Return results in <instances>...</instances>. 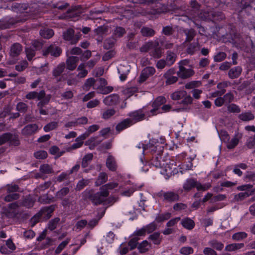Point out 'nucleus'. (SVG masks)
<instances>
[{
	"label": "nucleus",
	"instance_id": "obj_33",
	"mask_svg": "<svg viewBox=\"0 0 255 255\" xmlns=\"http://www.w3.org/2000/svg\"><path fill=\"white\" fill-rule=\"evenodd\" d=\"M247 167L248 166L245 163H241L238 164H236L234 165L233 172L235 174H237L239 176H241L242 175L243 172L240 170V168L243 170H245L247 168Z\"/></svg>",
	"mask_w": 255,
	"mask_h": 255
},
{
	"label": "nucleus",
	"instance_id": "obj_30",
	"mask_svg": "<svg viewBox=\"0 0 255 255\" xmlns=\"http://www.w3.org/2000/svg\"><path fill=\"white\" fill-rule=\"evenodd\" d=\"M39 171L40 173L43 174H51L54 173L52 166L48 164H43L41 165L39 167Z\"/></svg>",
	"mask_w": 255,
	"mask_h": 255
},
{
	"label": "nucleus",
	"instance_id": "obj_4",
	"mask_svg": "<svg viewBox=\"0 0 255 255\" xmlns=\"http://www.w3.org/2000/svg\"><path fill=\"white\" fill-rule=\"evenodd\" d=\"M62 49L55 44H52L43 50L42 55L44 56H47L50 54L51 56L54 57H59L62 53Z\"/></svg>",
	"mask_w": 255,
	"mask_h": 255
},
{
	"label": "nucleus",
	"instance_id": "obj_28",
	"mask_svg": "<svg viewBox=\"0 0 255 255\" xmlns=\"http://www.w3.org/2000/svg\"><path fill=\"white\" fill-rule=\"evenodd\" d=\"M240 138L241 136L238 134H235L230 141L229 140L228 142H226L227 148L228 149L234 148L238 144Z\"/></svg>",
	"mask_w": 255,
	"mask_h": 255
},
{
	"label": "nucleus",
	"instance_id": "obj_39",
	"mask_svg": "<svg viewBox=\"0 0 255 255\" xmlns=\"http://www.w3.org/2000/svg\"><path fill=\"white\" fill-rule=\"evenodd\" d=\"M148 239L151 240L155 245H159L162 240L160 233L158 232H155L150 235L148 237Z\"/></svg>",
	"mask_w": 255,
	"mask_h": 255
},
{
	"label": "nucleus",
	"instance_id": "obj_35",
	"mask_svg": "<svg viewBox=\"0 0 255 255\" xmlns=\"http://www.w3.org/2000/svg\"><path fill=\"white\" fill-rule=\"evenodd\" d=\"M186 94L187 92L185 91H177L171 94L170 97L173 100L177 101L183 99Z\"/></svg>",
	"mask_w": 255,
	"mask_h": 255
},
{
	"label": "nucleus",
	"instance_id": "obj_18",
	"mask_svg": "<svg viewBox=\"0 0 255 255\" xmlns=\"http://www.w3.org/2000/svg\"><path fill=\"white\" fill-rule=\"evenodd\" d=\"M200 49V44L197 40L196 42L190 43L186 50V53L190 55H193L196 52L198 51Z\"/></svg>",
	"mask_w": 255,
	"mask_h": 255
},
{
	"label": "nucleus",
	"instance_id": "obj_24",
	"mask_svg": "<svg viewBox=\"0 0 255 255\" xmlns=\"http://www.w3.org/2000/svg\"><path fill=\"white\" fill-rule=\"evenodd\" d=\"M208 245L214 250L215 249L217 251H221L224 248V244L219 241L213 239L209 241Z\"/></svg>",
	"mask_w": 255,
	"mask_h": 255
},
{
	"label": "nucleus",
	"instance_id": "obj_61",
	"mask_svg": "<svg viewBox=\"0 0 255 255\" xmlns=\"http://www.w3.org/2000/svg\"><path fill=\"white\" fill-rule=\"evenodd\" d=\"M10 144L18 146L20 144V141L18 138V136L17 135L12 134H11V136L9 138V140L8 141Z\"/></svg>",
	"mask_w": 255,
	"mask_h": 255
},
{
	"label": "nucleus",
	"instance_id": "obj_9",
	"mask_svg": "<svg viewBox=\"0 0 255 255\" xmlns=\"http://www.w3.org/2000/svg\"><path fill=\"white\" fill-rule=\"evenodd\" d=\"M128 116L130 117L132 120V124L133 123H136L143 120L145 119V115L141 110H136L130 113Z\"/></svg>",
	"mask_w": 255,
	"mask_h": 255
},
{
	"label": "nucleus",
	"instance_id": "obj_45",
	"mask_svg": "<svg viewBox=\"0 0 255 255\" xmlns=\"http://www.w3.org/2000/svg\"><path fill=\"white\" fill-rule=\"evenodd\" d=\"M225 103L226 105L229 104L231 103L233 101H234L235 99V96L233 93L231 92H229L227 93H226L224 96L223 97Z\"/></svg>",
	"mask_w": 255,
	"mask_h": 255
},
{
	"label": "nucleus",
	"instance_id": "obj_22",
	"mask_svg": "<svg viewBox=\"0 0 255 255\" xmlns=\"http://www.w3.org/2000/svg\"><path fill=\"white\" fill-rule=\"evenodd\" d=\"M66 67L65 63L61 62L57 65L52 70V76L57 78L64 72Z\"/></svg>",
	"mask_w": 255,
	"mask_h": 255
},
{
	"label": "nucleus",
	"instance_id": "obj_2",
	"mask_svg": "<svg viewBox=\"0 0 255 255\" xmlns=\"http://www.w3.org/2000/svg\"><path fill=\"white\" fill-rule=\"evenodd\" d=\"M109 195V192L100 190L99 192L94 193L92 190H85L82 193V198L84 201L90 200L96 206L103 204Z\"/></svg>",
	"mask_w": 255,
	"mask_h": 255
},
{
	"label": "nucleus",
	"instance_id": "obj_27",
	"mask_svg": "<svg viewBox=\"0 0 255 255\" xmlns=\"http://www.w3.org/2000/svg\"><path fill=\"white\" fill-rule=\"evenodd\" d=\"M182 225L186 229L191 230L195 227V222L189 218H185L182 220Z\"/></svg>",
	"mask_w": 255,
	"mask_h": 255
},
{
	"label": "nucleus",
	"instance_id": "obj_8",
	"mask_svg": "<svg viewBox=\"0 0 255 255\" xmlns=\"http://www.w3.org/2000/svg\"><path fill=\"white\" fill-rule=\"evenodd\" d=\"M161 196L163 197V201L166 202H174L179 200L180 196L177 192L173 191L164 192L160 193Z\"/></svg>",
	"mask_w": 255,
	"mask_h": 255
},
{
	"label": "nucleus",
	"instance_id": "obj_21",
	"mask_svg": "<svg viewBox=\"0 0 255 255\" xmlns=\"http://www.w3.org/2000/svg\"><path fill=\"white\" fill-rule=\"evenodd\" d=\"M132 120L130 119H126L119 123L116 127V129L119 132L127 128L132 125Z\"/></svg>",
	"mask_w": 255,
	"mask_h": 255
},
{
	"label": "nucleus",
	"instance_id": "obj_32",
	"mask_svg": "<svg viewBox=\"0 0 255 255\" xmlns=\"http://www.w3.org/2000/svg\"><path fill=\"white\" fill-rule=\"evenodd\" d=\"M251 195H252V192H249V190L245 192H240L235 195L234 200L237 202L241 201Z\"/></svg>",
	"mask_w": 255,
	"mask_h": 255
},
{
	"label": "nucleus",
	"instance_id": "obj_7",
	"mask_svg": "<svg viewBox=\"0 0 255 255\" xmlns=\"http://www.w3.org/2000/svg\"><path fill=\"white\" fill-rule=\"evenodd\" d=\"M185 61H181L179 63V70L177 72L178 76L182 79H187L194 75V72L191 69H186L182 64Z\"/></svg>",
	"mask_w": 255,
	"mask_h": 255
},
{
	"label": "nucleus",
	"instance_id": "obj_64",
	"mask_svg": "<svg viewBox=\"0 0 255 255\" xmlns=\"http://www.w3.org/2000/svg\"><path fill=\"white\" fill-rule=\"evenodd\" d=\"M203 252L205 255H218L217 252L211 247L204 248Z\"/></svg>",
	"mask_w": 255,
	"mask_h": 255
},
{
	"label": "nucleus",
	"instance_id": "obj_1",
	"mask_svg": "<svg viewBox=\"0 0 255 255\" xmlns=\"http://www.w3.org/2000/svg\"><path fill=\"white\" fill-rule=\"evenodd\" d=\"M6 195L3 197L6 202H11L3 208V214L5 217L10 219H14L20 216L23 211L21 210L20 201L18 200L20 195L17 193L20 191V188L15 184H8L4 187Z\"/></svg>",
	"mask_w": 255,
	"mask_h": 255
},
{
	"label": "nucleus",
	"instance_id": "obj_48",
	"mask_svg": "<svg viewBox=\"0 0 255 255\" xmlns=\"http://www.w3.org/2000/svg\"><path fill=\"white\" fill-rule=\"evenodd\" d=\"M16 109L20 113H25L28 110V106L25 103L19 102L16 105Z\"/></svg>",
	"mask_w": 255,
	"mask_h": 255
},
{
	"label": "nucleus",
	"instance_id": "obj_38",
	"mask_svg": "<svg viewBox=\"0 0 255 255\" xmlns=\"http://www.w3.org/2000/svg\"><path fill=\"white\" fill-rule=\"evenodd\" d=\"M239 119L243 121H249L255 119L254 114L251 112L242 113L239 116Z\"/></svg>",
	"mask_w": 255,
	"mask_h": 255
},
{
	"label": "nucleus",
	"instance_id": "obj_20",
	"mask_svg": "<svg viewBox=\"0 0 255 255\" xmlns=\"http://www.w3.org/2000/svg\"><path fill=\"white\" fill-rule=\"evenodd\" d=\"M183 32L186 36L185 43L191 42L196 35V31L193 28L184 29Z\"/></svg>",
	"mask_w": 255,
	"mask_h": 255
},
{
	"label": "nucleus",
	"instance_id": "obj_58",
	"mask_svg": "<svg viewBox=\"0 0 255 255\" xmlns=\"http://www.w3.org/2000/svg\"><path fill=\"white\" fill-rule=\"evenodd\" d=\"M60 219L59 218H55L50 220L48 223V229L51 231H53L55 229Z\"/></svg>",
	"mask_w": 255,
	"mask_h": 255
},
{
	"label": "nucleus",
	"instance_id": "obj_42",
	"mask_svg": "<svg viewBox=\"0 0 255 255\" xmlns=\"http://www.w3.org/2000/svg\"><path fill=\"white\" fill-rule=\"evenodd\" d=\"M93 158V155L92 153H89L85 155L82 161V167L83 168L87 167L89 162L92 160Z\"/></svg>",
	"mask_w": 255,
	"mask_h": 255
},
{
	"label": "nucleus",
	"instance_id": "obj_41",
	"mask_svg": "<svg viewBox=\"0 0 255 255\" xmlns=\"http://www.w3.org/2000/svg\"><path fill=\"white\" fill-rule=\"evenodd\" d=\"M248 234L244 232H239L236 233L232 235V239L236 241H240L246 239Z\"/></svg>",
	"mask_w": 255,
	"mask_h": 255
},
{
	"label": "nucleus",
	"instance_id": "obj_5",
	"mask_svg": "<svg viewBox=\"0 0 255 255\" xmlns=\"http://www.w3.org/2000/svg\"><path fill=\"white\" fill-rule=\"evenodd\" d=\"M177 73L174 68L168 69L163 75V78L165 79L166 85H170L175 83L178 80L177 76H174Z\"/></svg>",
	"mask_w": 255,
	"mask_h": 255
},
{
	"label": "nucleus",
	"instance_id": "obj_51",
	"mask_svg": "<svg viewBox=\"0 0 255 255\" xmlns=\"http://www.w3.org/2000/svg\"><path fill=\"white\" fill-rule=\"evenodd\" d=\"M139 239V238L138 237H134L129 241L128 245L130 247V250H133L136 247L137 248L138 241Z\"/></svg>",
	"mask_w": 255,
	"mask_h": 255
},
{
	"label": "nucleus",
	"instance_id": "obj_56",
	"mask_svg": "<svg viewBox=\"0 0 255 255\" xmlns=\"http://www.w3.org/2000/svg\"><path fill=\"white\" fill-rule=\"evenodd\" d=\"M219 136L222 141L226 143L230 140V136L227 131L226 130H221L219 132Z\"/></svg>",
	"mask_w": 255,
	"mask_h": 255
},
{
	"label": "nucleus",
	"instance_id": "obj_47",
	"mask_svg": "<svg viewBox=\"0 0 255 255\" xmlns=\"http://www.w3.org/2000/svg\"><path fill=\"white\" fill-rule=\"evenodd\" d=\"M90 181L88 179H82L78 182L75 188L76 190L80 191L83 189L85 186L88 185Z\"/></svg>",
	"mask_w": 255,
	"mask_h": 255
},
{
	"label": "nucleus",
	"instance_id": "obj_25",
	"mask_svg": "<svg viewBox=\"0 0 255 255\" xmlns=\"http://www.w3.org/2000/svg\"><path fill=\"white\" fill-rule=\"evenodd\" d=\"M244 243H233L226 246L225 250L227 252H235L244 248Z\"/></svg>",
	"mask_w": 255,
	"mask_h": 255
},
{
	"label": "nucleus",
	"instance_id": "obj_17",
	"mask_svg": "<svg viewBox=\"0 0 255 255\" xmlns=\"http://www.w3.org/2000/svg\"><path fill=\"white\" fill-rule=\"evenodd\" d=\"M242 72L241 66H236L230 69L228 72V76L230 79H234L238 78Z\"/></svg>",
	"mask_w": 255,
	"mask_h": 255
},
{
	"label": "nucleus",
	"instance_id": "obj_60",
	"mask_svg": "<svg viewBox=\"0 0 255 255\" xmlns=\"http://www.w3.org/2000/svg\"><path fill=\"white\" fill-rule=\"evenodd\" d=\"M194 250L192 247H182L180 250V253L184 255H189L193 253Z\"/></svg>",
	"mask_w": 255,
	"mask_h": 255
},
{
	"label": "nucleus",
	"instance_id": "obj_26",
	"mask_svg": "<svg viewBox=\"0 0 255 255\" xmlns=\"http://www.w3.org/2000/svg\"><path fill=\"white\" fill-rule=\"evenodd\" d=\"M107 167L109 170L115 171L117 169V164L114 157L112 155H109L106 161Z\"/></svg>",
	"mask_w": 255,
	"mask_h": 255
},
{
	"label": "nucleus",
	"instance_id": "obj_13",
	"mask_svg": "<svg viewBox=\"0 0 255 255\" xmlns=\"http://www.w3.org/2000/svg\"><path fill=\"white\" fill-rule=\"evenodd\" d=\"M166 102V99L164 97L160 96L157 97L152 103V106L153 109L151 110L150 112L152 115H156V111L159 110V108Z\"/></svg>",
	"mask_w": 255,
	"mask_h": 255
},
{
	"label": "nucleus",
	"instance_id": "obj_57",
	"mask_svg": "<svg viewBox=\"0 0 255 255\" xmlns=\"http://www.w3.org/2000/svg\"><path fill=\"white\" fill-rule=\"evenodd\" d=\"M11 136V133L9 132H6L2 134L0 136V145H1L7 141H8L9 138Z\"/></svg>",
	"mask_w": 255,
	"mask_h": 255
},
{
	"label": "nucleus",
	"instance_id": "obj_43",
	"mask_svg": "<svg viewBox=\"0 0 255 255\" xmlns=\"http://www.w3.org/2000/svg\"><path fill=\"white\" fill-rule=\"evenodd\" d=\"M118 186V184L117 183L111 182L102 186L101 187H100V190L109 192V190L113 189L117 187Z\"/></svg>",
	"mask_w": 255,
	"mask_h": 255
},
{
	"label": "nucleus",
	"instance_id": "obj_14",
	"mask_svg": "<svg viewBox=\"0 0 255 255\" xmlns=\"http://www.w3.org/2000/svg\"><path fill=\"white\" fill-rule=\"evenodd\" d=\"M119 97L117 94H112L106 97L103 100V103L107 106H114L119 103Z\"/></svg>",
	"mask_w": 255,
	"mask_h": 255
},
{
	"label": "nucleus",
	"instance_id": "obj_11",
	"mask_svg": "<svg viewBox=\"0 0 255 255\" xmlns=\"http://www.w3.org/2000/svg\"><path fill=\"white\" fill-rule=\"evenodd\" d=\"M37 129L38 126L36 124H29L21 130V133L25 136L30 135L34 133Z\"/></svg>",
	"mask_w": 255,
	"mask_h": 255
},
{
	"label": "nucleus",
	"instance_id": "obj_23",
	"mask_svg": "<svg viewBox=\"0 0 255 255\" xmlns=\"http://www.w3.org/2000/svg\"><path fill=\"white\" fill-rule=\"evenodd\" d=\"M74 34L75 31L73 29L70 28H68L63 32V38L65 40L69 41L72 44Z\"/></svg>",
	"mask_w": 255,
	"mask_h": 255
},
{
	"label": "nucleus",
	"instance_id": "obj_54",
	"mask_svg": "<svg viewBox=\"0 0 255 255\" xmlns=\"http://www.w3.org/2000/svg\"><path fill=\"white\" fill-rule=\"evenodd\" d=\"M115 40L113 38L107 39L104 43V48L106 49L112 48L115 44Z\"/></svg>",
	"mask_w": 255,
	"mask_h": 255
},
{
	"label": "nucleus",
	"instance_id": "obj_52",
	"mask_svg": "<svg viewBox=\"0 0 255 255\" xmlns=\"http://www.w3.org/2000/svg\"><path fill=\"white\" fill-rule=\"evenodd\" d=\"M107 208H105L103 211L101 215L98 219H93L90 221L88 223H87L88 226H89L91 228H93L95 227L98 223L99 220L104 216L105 213V211Z\"/></svg>",
	"mask_w": 255,
	"mask_h": 255
},
{
	"label": "nucleus",
	"instance_id": "obj_6",
	"mask_svg": "<svg viewBox=\"0 0 255 255\" xmlns=\"http://www.w3.org/2000/svg\"><path fill=\"white\" fill-rule=\"evenodd\" d=\"M183 187L185 191H190L194 187H196L198 190L205 191L206 190L204 187L193 178L188 179L184 184Z\"/></svg>",
	"mask_w": 255,
	"mask_h": 255
},
{
	"label": "nucleus",
	"instance_id": "obj_63",
	"mask_svg": "<svg viewBox=\"0 0 255 255\" xmlns=\"http://www.w3.org/2000/svg\"><path fill=\"white\" fill-rule=\"evenodd\" d=\"M153 48V43L152 42H149L144 45H143L142 47L140 48V51L141 52H146L149 50Z\"/></svg>",
	"mask_w": 255,
	"mask_h": 255
},
{
	"label": "nucleus",
	"instance_id": "obj_49",
	"mask_svg": "<svg viewBox=\"0 0 255 255\" xmlns=\"http://www.w3.org/2000/svg\"><path fill=\"white\" fill-rule=\"evenodd\" d=\"M70 189L68 187H63L56 193V196L59 199H63L69 192Z\"/></svg>",
	"mask_w": 255,
	"mask_h": 255
},
{
	"label": "nucleus",
	"instance_id": "obj_40",
	"mask_svg": "<svg viewBox=\"0 0 255 255\" xmlns=\"http://www.w3.org/2000/svg\"><path fill=\"white\" fill-rule=\"evenodd\" d=\"M116 113L114 109H108L103 112L102 118L104 120H108L115 115Z\"/></svg>",
	"mask_w": 255,
	"mask_h": 255
},
{
	"label": "nucleus",
	"instance_id": "obj_29",
	"mask_svg": "<svg viewBox=\"0 0 255 255\" xmlns=\"http://www.w3.org/2000/svg\"><path fill=\"white\" fill-rule=\"evenodd\" d=\"M150 247L151 244L144 240L138 245L137 249L140 253L143 254L147 252Z\"/></svg>",
	"mask_w": 255,
	"mask_h": 255
},
{
	"label": "nucleus",
	"instance_id": "obj_59",
	"mask_svg": "<svg viewBox=\"0 0 255 255\" xmlns=\"http://www.w3.org/2000/svg\"><path fill=\"white\" fill-rule=\"evenodd\" d=\"M34 157L38 159H44L47 157V153L44 150H39L35 152L34 154Z\"/></svg>",
	"mask_w": 255,
	"mask_h": 255
},
{
	"label": "nucleus",
	"instance_id": "obj_37",
	"mask_svg": "<svg viewBox=\"0 0 255 255\" xmlns=\"http://www.w3.org/2000/svg\"><path fill=\"white\" fill-rule=\"evenodd\" d=\"M140 32L142 35L145 37H151L155 33V31L153 29L147 27H142Z\"/></svg>",
	"mask_w": 255,
	"mask_h": 255
},
{
	"label": "nucleus",
	"instance_id": "obj_10",
	"mask_svg": "<svg viewBox=\"0 0 255 255\" xmlns=\"http://www.w3.org/2000/svg\"><path fill=\"white\" fill-rule=\"evenodd\" d=\"M155 72V69L153 67H147L141 72L139 78V82L145 81L149 76L153 75Z\"/></svg>",
	"mask_w": 255,
	"mask_h": 255
},
{
	"label": "nucleus",
	"instance_id": "obj_62",
	"mask_svg": "<svg viewBox=\"0 0 255 255\" xmlns=\"http://www.w3.org/2000/svg\"><path fill=\"white\" fill-rule=\"evenodd\" d=\"M114 33L116 37H120L126 33V30L122 27H117L114 30Z\"/></svg>",
	"mask_w": 255,
	"mask_h": 255
},
{
	"label": "nucleus",
	"instance_id": "obj_53",
	"mask_svg": "<svg viewBox=\"0 0 255 255\" xmlns=\"http://www.w3.org/2000/svg\"><path fill=\"white\" fill-rule=\"evenodd\" d=\"M151 56L154 58H159L162 56V50L160 47H156L150 52Z\"/></svg>",
	"mask_w": 255,
	"mask_h": 255
},
{
	"label": "nucleus",
	"instance_id": "obj_16",
	"mask_svg": "<svg viewBox=\"0 0 255 255\" xmlns=\"http://www.w3.org/2000/svg\"><path fill=\"white\" fill-rule=\"evenodd\" d=\"M22 50V45L18 43H15L11 46L10 49V55L11 57H15L18 56Z\"/></svg>",
	"mask_w": 255,
	"mask_h": 255
},
{
	"label": "nucleus",
	"instance_id": "obj_44",
	"mask_svg": "<svg viewBox=\"0 0 255 255\" xmlns=\"http://www.w3.org/2000/svg\"><path fill=\"white\" fill-rule=\"evenodd\" d=\"M58 122H52L45 125L43 128V129L45 132H48L56 129L58 127Z\"/></svg>",
	"mask_w": 255,
	"mask_h": 255
},
{
	"label": "nucleus",
	"instance_id": "obj_12",
	"mask_svg": "<svg viewBox=\"0 0 255 255\" xmlns=\"http://www.w3.org/2000/svg\"><path fill=\"white\" fill-rule=\"evenodd\" d=\"M45 96V92L44 90H41L39 92L32 91L28 93L25 95V98L28 100H34L37 99L40 100L44 98Z\"/></svg>",
	"mask_w": 255,
	"mask_h": 255
},
{
	"label": "nucleus",
	"instance_id": "obj_31",
	"mask_svg": "<svg viewBox=\"0 0 255 255\" xmlns=\"http://www.w3.org/2000/svg\"><path fill=\"white\" fill-rule=\"evenodd\" d=\"M177 57L176 54L170 51L167 52V55L166 58V62L167 63V66H170L175 62Z\"/></svg>",
	"mask_w": 255,
	"mask_h": 255
},
{
	"label": "nucleus",
	"instance_id": "obj_15",
	"mask_svg": "<svg viewBox=\"0 0 255 255\" xmlns=\"http://www.w3.org/2000/svg\"><path fill=\"white\" fill-rule=\"evenodd\" d=\"M79 60V57L76 56L69 57L66 61L67 69L70 71L74 70L76 68Z\"/></svg>",
	"mask_w": 255,
	"mask_h": 255
},
{
	"label": "nucleus",
	"instance_id": "obj_3",
	"mask_svg": "<svg viewBox=\"0 0 255 255\" xmlns=\"http://www.w3.org/2000/svg\"><path fill=\"white\" fill-rule=\"evenodd\" d=\"M55 210V206L51 205L48 207H43L41 209L40 212L38 213L37 215L33 217L31 220L33 222L32 226H34L37 223L39 222L40 216H42L46 219H49L51 217V214Z\"/></svg>",
	"mask_w": 255,
	"mask_h": 255
},
{
	"label": "nucleus",
	"instance_id": "obj_19",
	"mask_svg": "<svg viewBox=\"0 0 255 255\" xmlns=\"http://www.w3.org/2000/svg\"><path fill=\"white\" fill-rule=\"evenodd\" d=\"M19 201L21 207L24 206L27 208L32 207L35 203V200L30 195L26 196L22 200Z\"/></svg>",
	"mask_w": 255,
	"mask_h": 255
},
{
	"label": "nucleus",
	"instance_id": "obj_36",
	"mask_svg": "<svg viewBox=\"0 0 255 255\" xmlns=\"http://www.w3.org/2000/svg\"><path fill=\"white\" fill-rule=\"evenodd\" d=\"M108 180V176L106 173H100L98 176V179L95 182L96 186H99L106 182Z\"/></svg>",
	"mask_w": 255,
	"mask_h": 255
},
{
	"label": "nucleus",
	"instance_id": "obj_46",
	"mask_svg": "<svg viewBox=\"0 0 255 255\" xmlns=\"http://www.w3.org/2000/svg\"><path fill=\"white\" fill-rule=\"evenodd\" d=\"M227 110L230 113H239L241 112L240 107L235 104H229L227 105Z\"/></svg>",
	"mask_w": 255,
	"mask_h": 255
},
{
	"label": "nucleus",
	"instance_id": "obj_55",
	"mask_svg": "<svg viewBox=\"0 0 255 255\" xmlns=\"http://www.w3.org/2000/svg\"><path fill=\"white\" fill-rule=\"evenodd\" d=\"M227 54L224 52H220L214 57V60L216 62H220L226 59Z\"/></svg>",
	"mask_w": 255,
	"mask_h": 255
},
{
	"label": "nucleus",
	"instance_id": "obj_34",
	"mask_svg": "<svg viewBox=\"0 0 255 255\" xmlns=\"http://www.w3.org/2000/svg\"><path fill=\"white\" fill-rule=\"evenodd\" d=\"M40 35L44 38L49 39L54 35V31L52 29L44 28L40 30Z\"/></svg>",
	"mask_w": 255,
	"mask_h": 255
},
{
	"label": "nucleus",
	"instance_id": "obj_50",
	"mask_svg": "<svg viewBox=\"0 0 255 255\" xmlns=\"http://www.w3.org/2000/svg\"><path fill=\"white\" fill-rule=\"evenodd\" d=\"M35 50L32 47H27L25 48V51L26 57L29 61H31L33 57L35 55Z\"/></svg>",
	"mask_w": 255,
	"mask_h": 255
}]
</instances>
